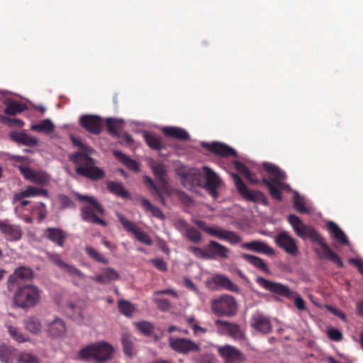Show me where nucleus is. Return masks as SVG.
Returning <instances> with one entry per match:
<instances>
[{
    "mask_svg": "<svg viewBox=\"0 0 363 363\" xmlns=\"http://www.w3.org/2000/svg\"><path fill=\"white\" fill-rule=\"evenodd\" d=\"M288 221L297 236L303 240L308 238L311 242L319 245L320 249L315 248L314 250L320 259H328L339 268L343 267L344 264L340 256L324 242L323 237L313 226L303 223L299 217L294 214L289 216Z\"/></svg>",
    "mask_w": 363,
    "mask_h": 363,
    "instance_id": "1",
    "label": "nucleus"
},
{
    "mask_svg": "<svg viewBox=\"0 0 363 363\" xmlns=\"http://www.w3.org/2000/svg\"><path fill=\"white\" fill-rule=\"evenodd\" d=\"M90 155L73 153L69 160L76 165V173L91 181H99L105 177L103 169L96 165V160Z\"/></svg>",
    "mask_w": 363,
    "mask_h": 363,
    "instance_id": "2",
    "label": "nucleus"
},
{
    "mask_svg": "<svg viewBox=\"0 0 363 363\" xmlns=\"http://www.w3.org/2000/svg\"><path fill=\"white\" fill-rule=\"evenodd\" d=\"M262 167L272 178L271 181L263 178L262 183L268 188L269 194L274 199L281 201L282 196L280 189H284L289 187L288 184L282 182L286 177V174L277 166L271 163L264 162L262 164Z\"/></svg>",
    "mask_w": 363,
    "mask_h": 363,
    "instance_id": "3",
    "label": "nucleus"
},
{
    "mask_svg": "<svg viewBox=\"0 0 363 363\" xmlns=\"http://www.w3.org/2000/svg\"><path fill=\"white\" fill-rule=\"evenodd\" d=\"M113 352L114 348L110 344L99 342L80 350L78 357L83 361L94 360L96 363H101L111 359Z\"/></svg>",
    "mask_w": 363,
    "mask_h": 363,
    "instance_id": "4",
    "label": "nucleus"
},
{
    "mask_svg": "<svg viewBox=\"0 0 363 363\" xmlns=\"http://www.w3.org/2000/svg\"><path fill=\"white\" fill-rule=\"evenodd\" d=\"M77 198L80 201H85L88 205L81 208V217L83 220L96 225L106 226L107 223L99 215H104L105 210L102 205L93 196L77 194Z\"/></svg>",
    "mask_w": 363,
    "mask_h": 363,
    "instance_id": "5",
    "label": "nucleus"
},
{
    "mask_svg": "<svg viewBox=\"0 0 363 363\" xmlns=\"http://www.w3.org/2000/svg\"><path fill=\"white\" fill-rule=\"evenodd\" d=\"M212 313L218 317H233L238 313V303L230 295H221L211 303Z\"/></svg>",
    "mask_w": 363,
    "mask_h": 363,
    "instance_id": "6",
    "label": "nucleus"
},
{
    "mask_svg": "<svg viewBox=\"0 0 363 363\" xmlns=\"http://www.w3.org/2000/svg\"><path fill=\"white\" fill-rule=\"evenodd\" d=\"M40 291L30 284L20 286L14 295V303L20 308H26L35 306L40 301Z\"/></svg>",
    "mask_w": 363,
    "mask_h": 363,
    "instance_id": "7",
    "label": "nucleus"
},
{
    "mask_svg": "<svg viewBox=\"0 0 363 363\" xmlns=\"http://www.w3.org/2000/svg\"><path fill=\"white\" fill-rule=\"evenodd\" d=\"M195 224L211 236L218 239L229 242L232 245H235L241 241V237L235 232L224 230L219 227L207 226L206 223L201 220H197Z\"/></svg>",
    "mask_w": 363,
    "mask_h": 363,
    "instance_id": "8",
    "label": "nucleus"
},
{
    "mask_svg": "<svg viewBox=\"0 0 363 363\" xmlns=\"http://www.w3.org/2000/svg\"><path fill=\"white\" fill-rule=\"evenodd\" d=\"M233 177L239 194L245 200L255 203L260 202L264 205L267 204V199L262 192L249 189L239 175L234 174Z\"/></svg>",
    "mask_w": 363,
    "mask_h": 363,
    "instance_id": "9",
    "label": "nucleus"
},
{
    "mask_svg": "<svg viewBox=\"0 0 363 363\" xmlns=\"http://www.w3.org/2000/svg\"><path fill=\"white\" fill-rule=\"evenodd\" d=\"M219 333L225 335L235 340L242 341L245 339V333L237 323L217 319L214 322Z\"/></svg>",
    "mask_w": 363,
    "mask_h": 363,
    "instance_id": "10",
    "label": "nucleus"
},
{
    "mask_svg": "<svg viewBox=\"0 0 363 363\" xmlns=\"http://www.w3.org/2000/svg\"><path fill=\"white\" fill-rule=\"evenodd\" d=\"M276 245L287 254L296 256L298 253L297 242L288 232L278 233L274 239Z\"/></svg>",
    "mask_w": 363,
    "mask_h": 363,
    "instance_id": "11",
    "label": "nucleus"
},
{
    "mask_svg": "<svg viewBox=\"0 0 363 363\" xmlns=\"http://www.w3.org/2000/svg\"><path fill=\"white\" fill-rule=\"evenodd\" d=\"M217 352L224 363H242L245 360L242 352L230 345L217 346Z\"/></svg>",
    "mask_w": 363,
    "mask_h": 363,
    "instance_id": "12",
    "label": "nucleus"
},
{
    "mask_svg": "<svg viewBox=\"0 0 363 363\" xmlns=\"http://www.w3.org/2000/svg\"><path fill=\"white\" fill-rule=\"evenodd\" d=\"M169 340L171 348L181 354L197 352L200 350L199 345L188 338L170 337Z\"/></svg>",
    "mask_w": 363,
    "mask_h": 363,
    "instance_id": "13",
    "label": "nucleus"
},
{
    "mask_svg": "<svg viewBox=\"0 0 363 363\" xmlns=\"http://www.w3.org/2000/svg\"><path fill=\"white\" fill-rule=\"evenodd\" d=\"M256 281L259 285L264 288L266 290L277 294L279 296L288 298H291L294 296V291L284 284L274 282L261 277H258Z\"/></svg>",
    "mask_w": 363,
    "mask_h": 363,
    "instance_id": "14",
    "label": "nucleus"
},
{
    "mask_svg": "<svg viewBox=\"0 0 363 363\" xmlns=\"http://www.w3.org/2000/svg\"><path fill=\"white\" fill-rule=\"evenodd\" d=\"M79 125L87 132L99 135L103 130L104 121L96 115L85 114L80 117Z\"/></svg>",
    "mask_w": 363,
    "mask_h": 363,
    "instance_id": "15",
    "label": "nucleus"
},
{
    "mask_svg": "<svg viewBox=\"0 0 363 363\" xmlns=\"http://www.w3.org/2000/svg\"><path fill=\"white\" fill-rule=\"evenodd\" d=\"M118 218L124 229L133 234L138 241L147 245L152 244V240L148 234L142 230L133 222L126 219L123 215H118Z\"/></svg>",
    "mask_w": 363,
    "mask_h": 363,
    "instance_id": "16",
    "label": "nucleus"
},
{
    "mask_svg": "<svg viewBox=\"0 0 363 363\" xmlns=\"http://www.w3.org/2000/svg\"><path fill=\"white\" fill-rule=\"evenodd\" d=\"M18 168L26 180L41 186H45L49 182V176L44 172L35 171L24 165H19Z\"/></svg>",
    "mask_w": 363,
    "mask_h": 363,
    "instance_id": "17",
    "label": "nucleus"
},
{
    "mask_svg": "<svg viewBox=\"0 0 363 363\" xmlns=\"http://www.w3.org/2000/svg\"><path fill=\"white\" fill-rule=\"evenodd\" d=\"M0 233L6 240L10 242L19 240L23 235L21 227L11 223L9 219H0Z\"/></svg>",
    "mask_w": 363,
    "mask_h": 363,
    "instance_id": "18",
    "label": "nucleus"
},
{
    "mask_svg": "<svg viewBox=\"0 0 363 363\" xmlns=\"http://www.w3.org/2000/svg\"><path fill=\"white\" fill-rule=\"evenodd\" d=\"M206 247L208 259H225L228 257L229 249L216 241L210 240Z\"/></svg>",
    "mask_w": 363,
    "mask_h": 363,
    "instance_id": "19",
    "label": "nucleus"
},
{
    "mask_svg": "<svg viewBox=\"0 0 363 363\" xmlns=\"http://www.w3.org/2000/svg\"><path fill=\"white\" fill-rule=\"evenodd\" d=\"M46 255L49 261L68 274L75 275L79 277H82L83 276L82 272L79 269L62 261L59 254L48 252H46Z\"/></svg>",
    "mask_w": 363,
    "mask_h": 363,
    "instance_id": "20",
    "label": "nucleus"
},
{
    "mask_svg": "<svg viewBox=\"0 0 363 363\" xmlns=\"http://www.w3.org/2000/svg\"><path fill=\"white\" fill-rule=\"evenodd\" d=\"M203 146L210 152L224 157H236V151L225 144L214 142L205 143Z\"/></svg>",
    "mask_w": 363,
    "mask_h": 363,
    "instance_id": "21",
    "label": "nucleus"
},
{
    "mask_svg": "<svg viewBox=\"0 0 363 363\" xmlns=\"http://www.w3.org/2000/svg\"><path fill=\"white\" fill-rule=\"evenodd\" d=\"M44 196L49 197L48 190L33 186H28L25 190L15 193L13 197V202H18L24 198Z\"/></svg>",
    "mask_w": 363,
    "mask_h": 363,
    "instance_id": "22",
    "label": "nucleus"
},
{
    "mask_svg": "<svg viewBox=\"0 0 363 363\" xmlns=\"http://www.w3.org/2000/svg\"><path fill=\"white\" fill-rule=\"evenodd\" d=\"M250 325L256 330L264 334H267L272 330V325L269 319L259 313L252 316Z\"/></svg>",
    "mask_w": 363,
    "mask_h": 363,
    "instance_id": "23",
    "label": "nucleus"
},
{
    "mask_svg": "<svg viewBox=\"0 0 363 363\" xmlns=\"http://www.w3.org/2000/svg\"><path fill=\"white\" fill-rule=\"evenodd\" d=\"M45 237L59 247H64L67 235L60 228H48L45 231Z\"/></svg>",
    "mask_w": 363,
    "mask_h": 363,
    "instance_id": "24",
    "label": "nucleus"
},
{
    "mask_svg": "<svg viewBox=\"0 0 363 363\" xmlns=\"http://www.w3.org/2000/svg\"><path fill=\"white\" fill-rule=\"evenodd\" d=\"M203 173L206 177V188L211 194H216V189L220 184V179L218 176L209 167H203Z\"/></svg>",
    "mask_w": 363,
    "mask_h": 363,
    "instance_id": "25",
    "label": "nucleus"
},
{
    "mask_svg": "<svg viewBox=\"0 0 363 363\" xmlns=\"http://www.w3.org/2000/svg\"><path fill=\"white\" fill-rule=\"evenodd\" d=\"M241 247L258 253H264L268 255L274 253V250L265 242L260 240H253L248 242H244L241 245Z\"/></svg>",
    "mask_w": 363,
    "mask_h": 363,
    "instance_id": "26",
    "label": "nucleus"
},
{
    "mask_svg": "<svg viewBox=\"0 0 363 363\" xmlns=\"http://www.w3.org/2000/svg\"><path fill=\"white\" fill-rule=\"evenodd\" d=\"M48 332L53 337H61L66 332V325L65 321L60 318H55L47 323Z\"/></svg>",
    "mask_w": 363,
    "mask_h": 363,
    "instance_id": "27",
    "label": "nucleus"
},
{
    "mask_svg": "<svg viewBox=\"0 0 363 363\" xmlns=\"http://www.w3.org/2000/svg\"><path fill=\"white\" fill-rule=\"evenodd\" d=\"M209 282L215 284L216 286L223 288L230 291L238 292L240 290L238 285L232 282L231 280L223 274H218L213 275Z\"/></svg>",
    "mask_w": 363,
    "mask_h": 363,
    "instance_id": "28",
    "label": "nucleus"
},
{
    "mask_svg": "<svg viewBox=\"0 0 363 363\" xmlns=\"http://www.w3.org/2000/svg\"><path fill=\"white\" fill-rule=\"evenodd\" d=\"M11 139L19 144L29 147H34L38 145V140L23 132H11L9 135Z\"/></svg>",
    "mask_w": 363,
    "mask_h": 363,
    "instance_id": "29",
    "label": "nucleus"
},
{
    "mask_svg": "<svg viewBox=\"0 0 363 363\" xmlns=\"http://www.w3.org/2000/svg\"><path fill=\"white\" fill-rule=\"evenodd\" d=\"M328 230L332 234L333 238L344 245H349V240L345 233L334 222L329 221L327 224Z\"/></svg>",
    "mask_w": 363,
    "mask_h": 363,
    "instance_id": "30",
    "label": "nucleus"
},
{
    "mask_svg": "<svg viewBox=\"0 0 363 363\" xmlns=\"http://www.w3.org/2000/svg\"><path fill=\"white\" fill-rule=\"evenodd\" d=\"M162 131L166 136L182 141H186L190 138L184 129L178 127H164Z\"/></svg>",
    "mask_w": 363,
    "mask_h": 363,
    "instance_id": "31",
    "label": "nucleus"
},
{
    "mask_svg": "<svg viewBox=\"0 0 363 363\" xmlns=\"http://www.w3.org/2000/svg\"><path fill=\"white\" fill-rule=\"evenodd\" d=\"M107 189L111 194L118 197L125 199L130 198V193L124 188L123 184L120 182L112 181L108 182Z\"/></svg>",
    "mask_w": 363,
    "mask_h": 363,
    "instance_id": "32",
    "label": "nucleus"
},
{
    "mask_svg": "<svg viewBox=\"0 0 363 363\" xmlns=\"http://www.w3.org/2000/svg\"><path fill=\"white\" fill-rule=\"evenodd\" d=\"M143 137L147 145L151 149L159 151L164 147V144L162 143L160 137L155 133L145 132Z\"/></svg>",
    "mask_w": 363,
    "mask_h": 363,
    "instance_id": "33",
    "label": "nucleus"
},
{
    "mask_svg": "<svg viewBox=\"0 0 363 363\" xmlns=\"http://www.w3.org/2000/svg\"><path fill=\"white\" fill-rule=\"evenodd\" d=\"M4 104L6 105L4 113L9 116H14L17 113H20L26 108V104L11 99L4 100Z\"/></svg>",
    "mask_w": 363,
    "mask_h": 363,
    "instance_id": "34",
    "label": "nucleus"
},
{
    "mask_svg": "<svg viewBox=\"0 0 363 363\" xmlns=\"http://www.w3.org/2000/svg\"><path fill=\"white\" fill-rule=\"evenodd\" d=\"M33 272L30 268L26 267H20L14 271V273L10 276L9 281L16 282L18 279L22 280L30 279L33 277Z\"/></svg>",
    "mask_w": 363,
    "mask_h": 363,
    "instance_id": "35",
    "label": "nucleus"
},
{
    "mask_svg": "<svg viewBox=\"0 0 363 363\" xmlns=\"http://www.w3.org/2000/svg\"><path fill=\"white\" fill-rule=\"evenodd\" d=\"M241 258L257 268L258 269L264 272H268L269 268L267 265V264L264 262V260L258 257L243 253L241 255Z\"/></svg>",
    "mask_w": 363,
    "mask_h": 363,
    "instance_id": "36",
    "label": "nucleus"
},
{
    "mask_svg": "<svg viewBox=\"0 0 363 363\" xmlns=\"http://www.w3.org/2000/svg\"><path fill=\"white\" fill-rule=\"evenodd\" d=\"M113 155L118 160L121 162H122L125 167L128 169L133 171H138L139 166L136 161L130 158L124 153L120 151H114Z\"/></svg>",
    "mask_w": 363,
    "mask_h": 363,
    "instance_id": "37",
    "label": "nucleus"
},
{
    "mask_svg": "<svg viewBox=\"0 0 363 363\" xmlns=\"http://www.w3.org/2000/svg\"><path fill=\"white\" fill-rule=\"evenodd\" d=\"M118 308L120 313L127 318H132L136 311L134 304L123 299L118 301Z\"/></svg>",
    "mask_w": 363,
    "mask_h": 363,
    "instance_id": "38",
    "label": "nucleus"
},
{
    "mask_svg": "<svg viewBox=\"0 0 363 363\" xmlns=\"http://www.w3.org/2000/svg\"><path fill=\"white\" fill-rule=\"evenodd\" d=\"M54 128L55 125L50 119L43 120L38 123L33 124L30 128L32 130L45 133H50L52 132Z\"/></svg>",
    "mask_w": 363,
    "mask_h": 363,
    "instance_id": "39",
    "label": "nucleus"
},
{
    "mask_svg": "<svg viewBox=\"0 0 363 363\" xmlns=\"http://www.w3.org/2000/svg\"><path fill=\"white\" fill-rule=\"evenodd\" d=\"M235 167L240 172L244 177L247 179L249 182L253 184H257L259 183V179H257L254 173L240 162H235Z\"/></svg>",
    "mask_w": 363,
    "mask_h": 363,
    "instance_id": "40",
    "label": "nucleus"
},
{
    "mask_svg": "<svg viewBox=\"0 0 363 363\" xmlns=\"http://www.w3.org/2000/svg\"><path fill=\"white\" fill-rule=\"evenodd\" d=\"M24 323L26 330L30 332L31 333L37 334L41 331V323L40 320L36 317H28L25 320Z\"/></svg>",
    "mask_w": 363,
    "mask_h": 363,
    "instance_id": "41",
    "label": "nucleus"
},
{
    "mask_svg": "<svg viewBox=\"0 0 363 363\" xmlns=\"http://www.w3.org/2000/svg\"><path fill=\"white\" fill-rule=\"evenodd\" d=\"M8 333L9 335L16 342L19 343L26 342L30 341V338L28 335L23 333L18 328L13 325H9L7 327Z\"/></svg>",
    "mask_w": 363,
    "mask_h": 363,
    "instance_id": "42",
    "label": "nucleus"
},
{
    "mask_svg": "<svg viewBox=\"0 0 363 363\" xmlns=\"http://www.w3.org/2000/svg\"><path fill=\"white\" fill-rule=\"evenodd\" d=\"M141 204L146 211L151 212L152 216L155 217L161 220H164L165 218V216L162 211L158 207L153 206L147 199H142Z\"/></svg>",
    "mask_w": 363,
    "mask_h": 363,
    "instance_id": "43",
    "label": "nucleus"
},
{
    "mask_svg": "<svg viewBox=\"0 0 363 363\" xmlns=\"http://www.w3.org/2000/svg\"><path fill=\"white\" fill-rule=\"evenodd\" d=\"M106 127L108 133L116 138H119V130L122 127L121 122L118 120H115L113 118H107L106 119Z\"/></svg>",
    "mask_w": 363,
    "mask_h": 363,
    "instance_id": "44",
    "label": "nucleus"
},
{
    "mask_svg": "<svg viewBox=\"0 0 363 363\" xmlns=\"http://www.w3.org/2000/svg\"><path fill=\"white\" fill-rule=\"evenodd\" d=\"M70 138L73 145L79 148V151L75 153L85 154V155L94 153V150L91 147L84 144L79 138L73 135H72Z\"/></svg>",
    "mask_w": 363,
    "mask_h": 363,
    "instance_id": "45",
    "label": "nucleus"
},
{
    "mask_svg": "<svg viewBox=\"0 0 363 363\" xmlns=\"http://www.w3.org/2000/svg\"><path fill=\"white\" fill-rule=\"evenodd\" d=\"M85 251L87 255L92 259L107 264L108 263V260L104 257L102 254L99 252L96 249H94L91 246H86L85 247Z\"/></svg>",
    "mask_w": 363,
    "mask_h": 363,
    "instance_id": "46",
    "label": "nucleus"
},
{
    "mask_svg": "<svg viewBox=\"0 0 363 363\" xmlns=\"http://www.w3.org/2000/svg\"><path fill=\"white\" fill-rule=\"evenodd\" d=\"M136 328L144 335L150 336L154 330V325L148 321L143 320L135 323Z\"/></svg>",
    "mask_w": 363,
    "mask_h": 363,
    "instance_id": "47",
    "label": "nucleus"
},
{
    "mask_svg": "<svg viewBox=\"0 0 363 363\" xmlns=\"http://www.w3.org/2000/svg\"><path fill=\"white\" fill-rule=\"evenodd\" d=\"M294 206L300 213H309V210L306 206L304 198L300 196L298 193H295L294 195Z\"/></svg>",
    "mask_w": 363,
    "mask_h": 363,
    "instance_id": "48",
    "label": "nucleus"
},
{
    "mask_svg": "<svg viewBox=\"0 0 363 363\" xmlns=\"http://www.w3.org/2000/svg\"><path fill=\"white\" fill-rule=\"evenodd\" d=\"M121 342L124 353L126 355L131 357L133 354V343L130 335L123 334L121 337Z\"/></svg>",
    "mask_w": 363,
    "mask_h": 363,
    "instance_id": "49",
    "label": "nucleus"
},
{
    "mask_svg": "<svg viewBox=\"0 0 363 363\" xmlns=\"http://www.w3.org/2000/svg\"><path fill=\"white\" fill-rule=\"evenodd\" d=\"M184 235L188 240L194 243H199L202 240L201 233L196 228L192 226H190L189 228L187 229Z\"/></svg>",
    "mask_w": 363,
    "mask_h": 363,
    "instance_id": "50",
    "label": "nucleus"
},
{
    "mask_svg": "<svg viewBox=\"0 0 363 363\" xmlns=\"http://www.w3.org/2000/svg\"><path fill=\"white\" fill-rule=\"evenodd\" d=\"M152 171L154 172V174L156 177L158 178V179L165 184L167 182L166 181V167L162 163H157L152 166Z\"/></svg>",
    "mask_w": 363,
    "mask_h": 363,
    "instance_id": "51",
    "label": "nucleus"
},
{
    "mask_svg": "<svg viewBox=\"0 0 363 363\" xmlns=\"http://www.w3.org/2000/svg\"><path fill=\"white\" fill-rule=\"evenodd\" d=\"M18 362L21 363H40L39 359L28 352H21L18 357Z\"/></svg>",
    "mask_w": 363,
    "mask_h": 363,
    "instance_id": "52",
    "label": "nucleus"
},
{
    "mask_svg": "<svg viewBox=\"0 0 363 363\" xmlns=\"http://www.w3.org/2000/svg\"><path fill=\"white\" fill-rule=\"evenodd\" d=\"M188 251L192 252L197 258L208 259L206 248L203 250L199 247L190 246L188 247Z\"/></svg>",
    "mask_w": 363,
    "mask_h": 363,
    "instance_id": "53",
    "label": "nucleus"
},
{
    "mask_svg": "<svg viewBox=\"0 0 363 363\" xmlns=\"http://www.w3.org/2000/svg\"><path fill=\"white\" fill-rule=\"evenodd\" d=\"M102 272L107 283L111 281L116 280L119 278V274L112 268H106L104 269Z\"/></svg>",
    "mask_w": 363,
    "mask_h": 363,
    "instance_id": "54",
    "label": "nucleus"
},
{
    "mask_svg": "<svg viewBox=\"0 0 363 363\" xmlns=\"http://www.w3.org/2000/svg\"><path fill=\"white\" fill-rule=\"evenodd\" d=\"M144 181L145 183L148 186L152 195H160V189L155 185V182L150 177H145Z\"/></svg>",
    "mask_w": 363,
    "mask_h": 363,
    "instance_id": "55",
    "label": "nucleus"
},
{
    "mask_svg": "<svg viewBox=\"0 0 363 363\" xmlns=\"http://www.w3.org/2000/svg\"><path fill=\"white\" fill-rule=\"evenodd\" d=\"M328 336L331 340L336 342L342 340L343 337L340 330L335 328L329 329L328 330Z\"/></svg>",
    "mask_w": 363,
    "mask_h": 363,
    "instance_id": "56",
    "label": "nucleus"
},
{
    "mask_svg": "<svg viewBox=\"0 0 363 363\" xmlns=\"http://www.w3.org/2000/svg\"><path fill=\"white\" fill-rule=\"evenodd\" d=\"M154 301L157 307L162 311H167L171 307L169 301L166 298H155Z\"/></svg>",
    "mask_w": 363,
    "mask_h": 363,
    "instance_id": "57",
    "label": "nucleus"
},
{
    "mask_svg": "<svg viewBox=\"0 0 363 363\" xmlns=\"http://www.w3.org/2000/svg\"><path fill=\"white\" fill-rule=\"evenodd\" d=\"M67 310L70 311V312L72 313V315L73 316H78L79 318L82 317V309L79 307H78L76 304L73 303H69L67 305Z\"/></svg>",
    "mask_w": 363,
    "mask_h": 363,
    "instance_id": "58",
    "label": "nucleus"
},
{
    "mask_svg": "<svg viewBox=\"0 0 363 363\" xmlns=\"http://www.w3.org/2000/svg\"><path fill=\"white\" fill-rule=\"evenodd\" d=\"M152 263L154 267L161 272H166L167 270V263L162 259H153Z\"/></svg>",
    "mask_w": 363,
    "mask_h": 363,
    "instance_id": "59",
    "label": "nucleus"
},
{
    "mask_svg": "<svg viewBox=\"0 0 363 363\" xmlns=\"http://www.w3.org/2000/svg\"><path fill=\"white\" fill-rule=\"evenodd\" d=\"M34 209H37L39 211L38 212V218L40 220H43L46 216V210H45V204L43 202H40L37 203L34 206Z\"/></svg>",
    "mask_w": 363,
    "mask_h": 363,
    "instance_id": "60",
    "label": "nucleus"
},
{
    "mask_svg": "<svg viewBox=\"0 0 363 363\" xmlns=\"http://www.w3.org/2000/svg\"><path fill=\"white\" fill-rule=\"evenodd\" d=\"M175 225H176V228L179 231H181V232L184 231V233H186V232L187 231V229L189 228V227H190L188 223L184 219L177 220V221L175 223Z\"/></svg>",
    "mask_w": 363,
    "mask_h": 363,
    "instance_id": "61",
    "label": "nucleus"
},
{
    "mask_svg": "<svg viewBox=\"0 0 363 363\" xmlns=\"http://www.w3.org/2000/svg\"><path fill=\"white\" fill-rule=\"evenodd\" d=\"M349 262L354 265L363 276V262L361 260L355 258H351L349 259Z\"/></svg>",
    "mask_w": 363,
    "mask_h": 363,
    "instance_id": "62",
    "label": "nucleus"
},
{
    "mask_svg": "<svg viewBox=\"0 0 363 363\" xmlns=\"http://www.w3.org/2000/svg\"><path fill=\"white\" fill-rule=\"evenodd\" d=\"M294 304L298 310L303 311L306 309L305 301L300 296H296Z\"/></svg>",
    "mask_w": 363,
    "mask_h": 363,
    "instance_id": "63",
    "label": "nucleus"
},
{
    "mask_svg": "<svg viewBox=\"0 0 363 363\" xmlns=\"http://www.w3.org/2000/svg\"><path fill=\"white\" fill-rule=\"evenodd\" d=\"M215 361V357L211 354H205L201 357V363H213Z\"/></svg>",
    "mask_w": 363,
    "mask_h": 363,
    "instance_id": "64",
    "label": "nucleus"
}]
</instances>
